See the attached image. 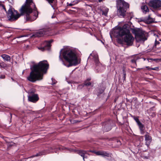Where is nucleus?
Returning <instances> with one entry per match:
<instances>
[{"instance_id":"9d476101","label":"nucleus","mask_w":161,"mask_h":161,"mask_svg":"<svg viewBox=\"0 0 161 161\" xmlns=\"http://www.w3.org/2000/svg\"><path fill=\"white\" fill-rule=\"evenodd\" d=\"M112 121L110 120L103 123V128L105 132H107L110 130L112 128Z\"/></svg>"},{"instance_id":"ddd939ff","label":"nucleus","mask_w":161,"mask_h":161,"mask_svg":"<svg viewBox=\"0 0 161 161\" xmlns=\"http://www.w3.org/2000/svg\"><path fill=\"white\" fill-rule=\"evenodd\" d=\"M87 151L81 150H79L77 151V153L83 158L84 161L85 158H87L89 156V154H87Z\"/></svg>"},{"instance_id":"a19ab883","label":"nucleus","mask_w":161,"mask_h":161,"mask_svg":"<svg viewBox=\"0 0 161 161\" xmlns=\"http://www.w3.org/2000/svg\"><path fill=\"white\" fill-rule=\"evenodd\" d=\"M98 0L99 2H101L103 1L104 0Z\"/></svg>"},{"instance_id":"79ce46f5","label":"nucleus","mask_w":161,"mask_h":161,"mask_svg":"<svg viewBox=\"0 0 161 161\" xmlns=\"http://www.w3.org/2000/svg\"><path fill=\"white\" fill-rule=\"evenodd\" d=\"M82 87H81V86H80L79 87V86H78V88H82Z\"/></svg>"},{"instance_id":"4be33fe9","label":"nucleus","mask_w":161,"mask_h":161,"mask_svg":"<svg viewBox=\"0 0 161 161\" xmlns=\"http://www.w3.org/2000/svg\"><path fill=\"white\" fill-rule=\"evenodd\" d=\"M138 126L139 127L140 130L142 133L143 132L144 130V125L140 122V123L138 124Z\"/></svg>"},{"instance_id":"473e14b6","label":"nucleus","mask_w":161,"mask_h":161,"mask_svg":"<svg viewBox=\"0 0 161 161\" xmlns=\"http://www.w3.org/2000/svg\"><path fill=\"white\" fill-rule=\"evenodd\" d=\"M5 78V75H2L0 76V79H4Z\"/></svg>"},{"instance_id":"f257e3e1","label":"nucleus","mask_w":161,"mask_h":161,"mask_svg":"<svg viewBox=\"0 0 161 161\" xmlns=\"http://www.w3.org/2000/svg\"><path fill=\"white\" fill-rule=\"evenodd\" d=\"M49 66L47 61L45 60L40 61L38 64L33 65L31 69L32 71L27 77V80L32 82L42 80L43 74L46 73Z\"/></svg>"},{"instance_id":"bb28decb","label":"nucleus","mask_w":161,"mask_h":161,"mask_svg":"<svg viewBox=\"0 0 161 161\" xmlns=\"http://www.w3.org/2000/svg\"><path fill=\"white\" fill-rule=\"evenodd\" d=\"M158 45H160L161 46V43L157 41L156 40L155 41V47L156 48L158 49L160 48V47L159 46H158Z\"/></svg>"},{"instance_id":"aec40b11","label":"nucleus","mask_w":161,"mask_h":161,"mask_svg":"<svg viewBox=\"0 0 161 161\" xmlns=\"http://www.w3.org/2000/svg\"><path fill=\"white\" fill-rule=\"evenodd\" d=\"M49 153L47 152L46 151H43V152H40L39 153L36 154L35 155L32 156L31 157H34L35 156L36 157V156H41V155H44V154H47V153ZM29 158H30V157Z\"/></svg>"},{"instance_id":"5701e85b","label":"nucleus","mask_w":161,"mask_h":161,"mask_svg":"<svg viewBox=\"0 0 161 161\" xmlns=\"http://www.w3.org/2000/svg\"><path fill=\"white\" fill-rule=\"evenodd\" d=\"M92 83L90 82H87L86 81H85L84 84L80 85H79V87L81 86L82 87H83L84 86H91Z\"/></svg>"},{"instance_id":"0eeeda50","label":"nucleus","mask_w":161,"mask_h":161,"mask_svg":"<svg viewBox=\"0 0 161 161\" xmlns=\"http://www.w3.org/2000/svg\"><path fill=\"white\" fill-rule=\"evenodd\" d=\"M132 32L135 34V38L137 42L141 41H144L147 40L144 34L145 32L139 29H132Z\"/></svg>"},{"instance_id":"c756f323","label":"nucleus","mask_w":161,"mask_h":161,"mask_svg":"<svg viewBox=\"0 0 161 161\" xmlns=\"http://www.w3.org/2000/svg\"><path fill=\"white\" fill-rule=\"evenodd\" d=\"M134 119L135 120V121L137 123V124H138L140 122V121H139L138 117H134Z\"/></svg>"},{"instance_id":"cd10ccee","label":"nucleus","mask_w":161,"mask_h":161,"mask_svg":"<svg viewBox=\"0 0 161 161\" xmlns=\"http://www.w3.org/2000/svg\"><path fill=\"white\" fill-rule=\"evenodd\" d=\"M46 1H47L50 5H51L52 7L54 9V7L52 5V4L53 3V2L55 1V0H46Z\"/></svg>"},{"instance_id":"2eb2a0df","label":"nucleus","mask_w":161,"mask_h":161,"mask_svg":"<svg viewBox=\"0 0 161 161\" xmlns=\"http://www.w3.org/2000/svg\"><path fill=\"white\" fill-rule=\"evenodd\" d=\"M91 55L92 57V59L95 63L96 65L98 66L100 64L99 62L98 55L96 54L92 53L91 54Z\"/></svg>"},{"instance_id":"a878e982","label":"nucleus","mask_w":161,"mask_h":161,"mask_svg":"<svg viewBox=\"0 0 161 161\" xmlns=\"http://www.w3.org/2000/svg\"><path fill=\"white\" fill-rule=\"evenodd\" d=\"M108 11V8H105L104 11H102V14L104 15L105 16H107Z\"/></svg>"},{"instance_id":"58836bf2","label":"nucleus","mask_w":161,"mask_h":161,"mask_svg":"<svg viewBox=\"0 0 161 161\" xmlns=\"http://www.w3.org/2000/svg\"><path fill=\"white\" fill-rule=\"evenodd\" d=\"M91 80V78H88L87 79H86V80L85 81H89Z\"/></svg>"},{"instance_id":"39448f33","label":"nucleus","mask_w":161,"mask_h":161,"mask_svg":"<svg viewBox=\"0 0 161 161\" xmlns=\"http://www.w3.org/2000/svg\"><path fill=\"white\" fill-rule=\"evenodd\" d=\"M116 3L117 15L120 17L125 18L127 9L129 8V4L124 0H117Z\"/></svg>"},{"instance_id":"ea45409f","label":"nucleus","mask_w":161,"mask_h":161,"mask_svg":"<svg viewBox=\"0 0 161 161\" xmlns=\"http://www.w3.org/2000/svg\"><path fill=\"white\" fill-rule=\"evenodd\" d=\"M4 16V14H1V16L2 17H3Z\"/></svg>"},{"instance_id":"c85d7f7f","label":"nucleus","mask_w":161,"mask_h":161,"mask_svg":"<svg viewBox=\"0 0 161 161\" xmlns=\"http://www.w3.org/2000/svg\"><path fill=\"white\" fill-rule=\"evenodd\" d=\"M123 73L124 75V80H125L126 78V74L125 70V69H124V68H123Z\"/></svg>"},{"instance_id":"6ab92c4d","label":"nucleus","mask_w":161,"mask_h":161,"mask_svg":"<svg viewBox=\"0 0 161 161\" xmlns=\"http://www.w3.org/2000/svg\"><path fill=\"white\" fill-rule=\"evenodd\" d=\"M145 20L147 23L148 24L151 23L153 22V19L151 17L150 15H149L146 18Z\"/></svg>"},{"instance_id":"f3484780","label":"nucleus","mask_w":161,"mask_h":161,"mask_svg":"<svg viewBox=\"0 0 161 161\" xmlns=\"http://www.w3.org/2000/svg\"><path fill=\"white\" fill-rule=\"evenodd\" d=\"M1 57L4 61L8 62L10 61L11 57L8 55L6 54H3L1 55Z\"/></svg>"},{"instance_id":"9b49d317","label":"nucleus","mask_w":161,"mask_h":161,"mask_svg":"<svg viewBox=\"0 0 161 161\" xmlns=\"http://www.w3.org/2000/svg\"><path fill=\"white\" fill-rule=\"evenodd\" d=\"M28 100L33 103H36L39 99V97L37 94L28 95Z\"/></svg>"},{"instance_id":"7ed1b4c3","label":"nucleus","mask_w":161,"mask_h":161,"mask_svg":"<svg viewBox=\"0 0 161 161\" xmlns=\"http://www.w3.org/2000/svg\"><path fill=\"white\" fill-rule=\"evenodd\" d=\"M114 35L117 37L124 36L123 40L127 46L133 45L134 38L129 29L124 27H118L114 30Z\"/></svg>"},{"instance_id":"4468645a","label":"nucleus","mask_w":161,"mask_h":161,"mask_svg":"<svg viewBox=\"0 0 161 161\" xmlns=\"http://www.w3.org/2000/svg\"><path fill=\"white\" fill-rule=\"evenodd\" d=\"M47 34H48L47 30L46 29H43L37 32L36 34V35L37 37H40Z\"/></svg>"},{"instance_id":"e433bc0d","label":"nucleus","mask_w":161,"mask_h":161,"mask_svg":"<svg viewBox=\"0 0 161 161\" xmlns=\"http://www.w3.org/2000/svg\"><path fill=\"white\" fill-rule=\"evenodd\" d=\"M62 149V150H64L65 149H67V148L64 147H62L61 148H60V149Z\"/></svg>"},{"instance_id":"393cba45","label":"nucleus","mask_w":161,"mask_h":161,"mask_svg":"<svg viewBox=\"0 0 161 161\" xmlns=\"http://www.w3.org/2000/svg\"><path fill=\"white\" fill-rule=\"evenodd\" d=\"M0 9L5 11L6 13L7 12L5 6L2 3L0 5Z\"/></svg>"},{"instance_id":"7c9ffc66","label":"nucleus","mask_w":161,"mask_h":161,"mask_svg":"<svg viewBox=\"0 0 161 161\" xmlns=\"http://www.w3.org/2000/svg\"><path fill=\"white\" fill-rule=\"evenodd\" d=\"M151 70H156V71H158L159 70V67H155L154 68H151Z\"/></svg>"},{"instance_id":"2f4dec72","label":"nucleus","mask_w":161,"mask_h":161,"mask_svg":"<svg viewBox=\"0 0 161 161\" xmlns=\"http://www.w3.org/2000/svg\"><path fill=\"white\" fill-rule=\"evenodd\" d=\"M8 2L11 3L12 5L14 3V0H8Z\"/></svg>"},{"instance_id":"4c0bfd02","label":"nucleus","mask_w":161,"mask_h":161,"mask_svg":"<svg viewBox=\"0 0 161 161\" xmlns=\"http://www.w3.org/2000/svg\"><path fill=\"white\" fill-rule=\"evenodd\" d=\"M117 142L118 143V144L119 145H121V142H120V141L118 140L117 141Z\"/></svg>"},{"instance_id":"b1692460","label":"nucleus","mask_w":161,"mask_h":161,"mask_svg":"<svg viewBox=\"0 0 161 161\" xmlns=\"http://www.w3.org/2000/svg\"><path fill=\"white\" fill-rule=\"evenodd\" d=\"M36 91L35 89H31L28 92V95H33L34 94H36L35 93Z\"/></svg>"},{"instance_id":"6e6552de","label":"nucleus","mask_w":161,"mask_h":161,"mask_svg":"<svg viewBox=\"0 0 161 161\" xmlns=\"http://www.w3.org/2000/svg\"><path fill=\"white\" fill-rule=\"evenodd\" d=\"M149 6L153 8L156 10L161 9V0H153L150 1L149 3Z\"/></svg>"},{"instance_id":"37998d69","label":"nucleus","mask_w":161,"mask_h":161,"mask_svg":"<svg viewBox=\"0 0 161 161\" xmlns=\"http://www.w3.org/2000/svg\"><path fill=\"white\" fill-rule=\"evenodd\" d=\"M2 3V2L1 1H0V5H1V4Z\"/></svg>"},{"instance_id":"a211bd4d","label":"nucleus","mask_w":161,"mask_h":161,"mask_svg":"<svg viewBox=\"0 0 161 161\" xmlns=\"http://www.w3.org/2000/svg\"><path fill=\"white\" fill-rule=\"evenodd\" d=\"M141 8L143 13L146 14L149 11V9L147 5H143Z\"/></svg>"},{"instance_id":"c9c22d12","label":"nucleus","mask_w":161,"mask_h":161,"mask_svg":"<svg viewBox=\"0 0 161 161\" xmlns=\"http://www.w3.org/2000/svg\"><path fill=\"white\" fill-rule=\"evenodd\" d=\"M146 68L148 70H151V68H150V67H149V66H146Z\"/></svg>"},{"instance_id":"72a5a7b5","label":"nucleus","mask_w":161,"mask_h":161,"mask_svg":"<svg viewBox=\"0 0 161 161\" xmlns=\"http://www.w3.org/2000/svg\"><path fill=\"white\" fill-rule=\"evenodd\" d=\"M89 151L90 152H91L93 153H94L95 154H96V153L97 152V151H96L95 150H90Z\"/></svg>"},{"instance_id":"49530a36","label":"nucleus","mask_w":161,"mask_h":161,"mask_svg":"<svg viewBox=\"0 0 161 161\" xmlns=\"http://www.w3.org/2000/svg\"><path fill=\"white\" fill-rule=\"evenodd\" d=\"M71 5H72V4H70V6H71Z\"/></svg>"},{"instance_id":"f03ea898","label":"nucleus","mask_w":161,"mask_h":161,"mask_svg":"<svg viewBox=\"0 0 161 161\" xmlns=\"http://www.w3.org/2000/svg\"><path fill=\"white\" fill-rule=\"evenodd\" d=\"M19 11L20 13H19L17 10H15L12 6H10L7 12L8 20L10 22L15 21L21 16L24 15H25L26 20L31 19L30 14L31 13L28 11L25 6H22Z\"/></svg>"},{"instance_id":"a18cd8bd","label":"nucleus","mask_w":161,"mask_h":161,"mask_svg":"<svg viewBox=\"0 0 161 161\" xmlns=\"http://www.w3.org/2000/svg\"><path fill=\"white\" fill-rule=\"evenodd\" d=\"M139 69H137L138 70H139Z\"/></svg>"},{"instance_id":"c03bdc74","label":"nucleus","mask_w":161,"mask_h":161,"mask_svg":"<svg viewBox=\"0 0 161 161\" xmlns=\"http://www.w3.org/2000/svg\"><path fill=\"white\" fill-rule=\"evenodd\" d=\"M158 46H159V47H160V46H161L160 45H158Z\"/></svg>"},{"instance_id":"412c9836","label":"nucleus","mask_w":161,"mask_h":161,"mask_svg":"<svg viewBox=\"0 0 161 161\" xmlns=\"http://www.w3.org/2000/svg\"><path fill=\"white\" fill-rule=\"evenodd\" d=\"M7 64L3 62L0 63V67L1 68L6 69L8 68Z\"/></svg>"},{"instance_id":"dca6fc26","label":"nucleus","mask_w":161,"mask_h":161,"mask_svg":"<svg viewBox=\"0 0 161 161\" xmlns=\"http://www.w3.org/2000/svg\"><path fill=\"white\" fill-rule=\"evenodd\" d=\"M145 140L146 141V144L147 145H149L152 141V138L148 134L145 136Z\"/></svg>"},{"instance_id":"423d86ee","label":"nucleus","mask_w":161,"mask_h":161,"mask_svg":"<svg viewBox=\"0 0 161 161\" xmlns=\"http://www.w3.org/2000/svg\"><path fill=\"white\" fill-rule=\"evenodd\" d=\"M22 6H25L28 11L31 13H32L33 10H34L35 12L34 16L36 17V19L38 17V12L37 11V8L32 0H26L25 3Z\"/></svg>"},{"instance_id":"20e7f679","label":"nucleus","mask_w":161,"mask_h":161,"mask_svg":"<svg viewBox=\"0 0 161 161\" xmlns=\"http://www.w3.org/2000/svg\"><path fill=\"white\" fill-rule=\"evenodd\" d=\"M62 49L60 52L59 58L62 61L63 64L67 67L75 65L78 64V60L75 52L71 49H67L64 51L63 55L64 58L69 63V64L66 65L61 58V54Z\"/></svg>"},{"instance_id":"f704fd0d","label":"nucleus","mask_w":161,"mask_h":161,"mask_svg":"<svg viewBox=\"0 0 161 161\" xmlns=\"http://www.w3.org/2000/svg\"><path fill=\"white\" fill-rule=\"evenodd\" d=\"M131 62L132 63H136V61L134 60V59H132L131 60Z\"/></svg>"},{"instance_id":"1a4fd4ad","label":"nucleus","mask_w":161,"mask_h":161,"mask_svg":"<svg viewBox=\"0 0 161 161\" xmlns=\"http://www.w3.org/2000/svg\"><path fill=\"white\" fill-rule=\"evenodd\" d=\"M52 42V40L49 41H45L42 44L41 46L37 47L38 49L42 51H44L46 50H49L51 47V43Z\"/></svg>"},{"instance_id":"f8f14e48","label":"nucleus","mask_w":161,"mask_h":161,"mask_svg":"<svg viewBox=\"0 0 161 161\" xmlns=\"http://www.w3.org/2000/svg\"><path fill=\"white\" fill-rule=\"evenodd\" d=\"M96 155L98 156H101L103 157H111L112 154L109 153L104 151H97L96 153Z\"/></svg>"}]
</instances>
